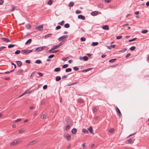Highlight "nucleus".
I'll use <instances>...</instances> for the list:
<instances>
[{
    "instance_id": "nucleus-1",
    "label": "nucleus",
    "mask_w": 149,
    "mask_h": 149,
    "mask_svg": "<svg viewBox=\"0 0 149 149\" xmlns=\"http://www.w3.org/2000/svg\"><path fill=\"white\" fill-rule=\"evenodd\" d=\"M33 51V49H23L21 51V53L23 55H25L32 52Z\"/></svg>"
},
{
    "instance_id": "nucleus-2",
    "label": "nucleus",
    "mask_w": 149,
    "mask_h": 149,
    "mask_svg": "<svg viewBox=\"0 0 149 149\" xmlns=\"http://www.w3.org/2000/svg\"><path fill=\"white\" fill-rule=\"evenodd\" d=\"M63 44V42H61L58 44L53 46L52 48V49H57L59 47L62 45Z\"/></svg>"
},
{
    "instance_id": "nucleus-3",
    "label": "nucleus",
    "mask_w": 149,
    "mask_h": 149,
    "mask_svg": "<svg viewBox=\"0 0 149 149\" xmlns=\"http://www.w3.org/2000/svg\"><path fill=\"white\" fill-rule=\"evenodd\" d=\"M116 111L117 113V114L118 116L120 117L121 116L122 114L120 111L119 109L116 106L115 107Z\"/></svg>"
},
{
    "instance_id": "nucleus-4",
    "label": "nucleus",
    "mask_w": 149,
    "mask_h": 149,
    "mask_svg": "<svg viewBox=\"0 0 149 149\" xmlns=\"http://www.w3.org/2000/svg\"><path fill=\"white\" fill-rule=\"evenodd\" d=\"M63 136L66 138L67 140V141H70V140L71 136L68 134H64L63 135Z\"/></svg>"
},
{
    "instance_id": "nucleus-5",
    "label": "nucleus",
    "mask_w": 149,
    "mask_h": 149,
    "mask_svg": "<svg viewBox=\"0 0 149 149\" xmlns=\"http://www.w3.org/2000/svg\"><path fill=\"white\" fill-rule=\"evenodd\" d=\"M54 49H52V48L49 50L48 51V52H49L50 53H56L58 52L60 50H54L53 51H52V50H53Z\"/></svg>"
},
{
    "instance_id": "nucleus-6",
    "label": "nucleus",
    "mask_w": 149,
    "mask_h": 149,
    "mask_svg": "<svg viewBox=\"0 0 149 149\" xmlns=\"http://www.w3.org/2000/svg\"><path fill=\"white\" fill-rule=\"evenodd\" d=\"M68 37V35H65L61 36L60 38H59L58 39V40L59 41H60L61 40H62L63 39L65 38H67Z\"/></svg>"
},
{
    "instance_id": "nucleus-7",
    "label": "nucleus",
    "mask_w": 149,
    "mask_h": 149,
    "mask_svg": "<svg viewBox=\"0 0 149 149\" xmlns=\"http://www.w3.org/2000/svg\"><path fill=\"white\" fill-rule=\"evenodd\" d=\"M1 39L3 41L6 42H10V40L9 39L5 38H1Z\"/></svg>"
},
{
    "instance_id": "nucleus-8",
    "label": "nucleus",
    "mask_w": 149,
    "mask_h": 149,
    "mask_svg": "<svg viewBox=\"0 0 149 149\" xmlns=\"http://www.w3.org/2000/svg\"><path fill=\"white\" fill-rule=\"evenodd\" d=\"M78 18L82 20H85V17L81 15H78Z\"/></svg>"
},
{
    "instance_id": "nucleus-9",
    "label": "nucleus",
    "mask_w": 149,
    "mask_h": 149,
    "mask_svg": "<svg viewBox=\"0 0 149 149\" xmlns=\"http://www.w3.org/2000/svg\"><path fill=\"white\" fill-rule=\"evenodd\" d=\"M36 29L40 31H42L43 30V25L39 26Z\"/></svg>"
},
{
    "instance_id": "nucleus-10",
    "label": "nucleus",
    "mask_w": 149,
    "mask_h": 149,
    "mask_svg": "<svg viewBox=\"0 0 149 149\" xmlns=\"http://www.w3.org/2000/svg\"><path fill=\"white\" fill-rule=\"evenodd\" d=\"M17 65L19 67H20L22 65V63L21 61H16Z\"/></svg>"
},
{
    "instance_id": "nucleus-11",
    "label": "nucleus",
    "mask_w": 149,
    "mask_h": 149,
    "mask_svg": "<svg viewBox=\"0 0 149 149\" xmlns=\"http://www.w3.org/2000/svg\"><path fill=\"white\" fill-rule=\"evenodd\" d=\"M98 13V12L97 11H93L91 13V14L92 16H95L97 15Z\"/></svg>"
},
{
    "instance_id": "nucleus-12",
    "label": "nucleus",
    "mask_w": 149,
    "mask_h": 149,
    "mask_svg": "<svg viewBox=\"0 0 149 149\" xmlns=\"http://www.w3.org/2000/svg\"><path fill=\"white\" fill-rule=\"evenodd\" d=\"M37 141H38L37 140H33V141L30 142L29 143V144H28L27 146L30 145H32L33 144H34L35 143H36Z\"/></svg>"
},
{
    "instance_id": "nucleus-13",
    "label": "nucleus",
    "mask_w": 149,
    "mask_h": 149,
    "mask_svg": "<svg viewBox=\"0 0 149 149\" xmlns=\"http://www.w3.org/2000/svg\"><path fill=\"white\" fill-rule=\"evenodd\" d=\"M128 143L129 144H132L134 142V140L133 139H130L127 140Z\"/></svg>"
},
{
    "instance_id": "nucleus-14",
    "label": "nucleus",
    "mask_w": 149,
    "mask_h": 149,
    "mask_svg": "<svg viewBox=\"0 0 149 149\" xmlns=\"http://www.w3.org/2000/svg\"><path fill=\"white\" fill-rule=\"evenodd\" d=\"M23 70L22 69H19L17 70V74H18V75L21 74L23 72Z\"/></svg>"
},
{
    "instance_id": "nucleus-15",
    "label": "nucleus",
    "mask_w": 149,
    "mask_h": 149,
    "mask_svg": "<svg viewBox=\"0 0 149 149\" xmlns=\"http://www.w3.org/2000/svg\"><path fill=\"white\" fill-rule=\"evenodd\" d=\"M88 130H89V132L91 134H93V127L91 126H90L89 128H88Z\"/></svg>"
},
{
    "instance_id": "nucleus-16",
    "label": "nucleus",
    "mask_w": 149,
    "mask_h": 149,
    "mask_svg": "<svg viewBox=\"0 0 149 149\" xmlns=\"http://www.w3.org/2000/svg\"><path fill=\"white\" fill-rule=\"evenodd\" d=\"M92 69V68H88L86 69L83 70H82L81 71L83 72H86L91 70Z\"/></svg>"
},
{
    "instance_id": "nucleus-17",
    "label": "nucleus",
    "mask_w": 149,
    "mask_h": 149,
    "mask_svg": "<svg viewBox=\"0 0 149 149\" xmlns=\"http://www.w3.org/2000/svg\"><path fill=\"white\" fill-rule=\"evenodd\" d=\"M72 133L73 134H75L77 132V130L75 128H73L71 131Z\"/></svg>"
},
{
    "instance_id": "nucleus-18",
    "label": "nucleus",
    "mask_w": 149,
    "mask_h": 149,
    "mask_svg": "<svg viewBox=\"0 0 149 149\" xmlns=\"http://www.w3.org/2000/svg\"><path fill=\"white\" fill-rule=\"evenodd\" d=\"M102 28L103 29L105 30H107L109 29V26L107 25H104L102 26Z\"/></svg>"
},
{
    "instance_id": "nucleus-19",
    "label": "nucleus",
    "mask_w": 149,
    "mask_h": 149,
    "mask_svg": "<svg viewBox=\"0 0 149 149\" xmlns=\"http://www.w3.org/2000/svg\"><path fill=\"white\" fill-rule=\"evenodd\" d=\"M82 132L84 134H88V131L86 129L84 128L82 130Z\"/></svg>"
},
{
    "instance_id": "nucleus-20",
    "label": "nucleus",
    "mask_w": 149,
    "mask_h": 149,
    "mask_svg": "<svg viewBox=\"0 0 149 149\" xmlns=\"http://www.w3.org/2000/svg\"><path fill=\"white\" fill-rule=\"evenodd\" d=\"M25 27L26 29H29L31 28V26L30 24H27L25 25Z\"/></svg>"
},
{
    "instance_id": "nucleus-21",
    "label": "nucleus",
    "mask_w": 149,
    "mask_h": 149,
    "mask_svg": "<svg viewBox=\"0 0 149 149\" xmlns=\"http://www.w3.org/2000/svg\"><path fill=\"white\" fill-rule=\"evenodd\" d=\"M32 41V39H29L25 43V45H26L28 44H30Z\"/></svg>"
},
{
    "instance_id": "nucleus-22",
    "label": "nucleus",
    "mask_w": 149,
    "mask_h": 149,
    "mask_svg": "<svg viewBox=\"0 0 149 149\" xmlns=\"http://www.w3.org/2000/svg\"><path fill=\"white\" fill-rule=\"evenodd\" d=\"M61 79V77L60 76H57L56 77L55 80L56 81H58Z\"/></svg>"
},
{
    "instance_id": "nucleus-23",
    "label": "nucleus",
    "mask_w": 149,
    "mask_h": 149,
    "mask_svg": "<svg viewBox=\"0 0 149 149\" xmlns=\"http://www.w3.org/2000/svg\"><path fill=\"white\" fill-rule=\"evenodd\" d=\"M35 63L38 64H40L42 63V62L41 60L38 59L36 60L35 62Z\"/></svg>"
},
{
    "instance_id": "nucleus-24",
    "label": "nucleus",
    "mask_w": 149,
    "mask_h": 149,
    "mask_svg": "<svg viewBox=\"0 0 149 149\" xmlns=\"http://www.w3.org/2000/svg\"><path fill=\"white\" fill-rule=\"evenodd\" d=\"M18 143V141H16V142H15V141H13L10 144V146H14V145H16V144H17Z\"/></svg>"
},
{
    "instance_id": "nucleus-25",
    "label": "nucleus",
    "mask_w": 149,
    "mask_h": 149,
    "mask_svg": "<svg viewBox=\"0 0 149 149\" xmlns=\"http://www.w3.org/2000/svg\"><path fill=\"white\" fill-rule=\"evenodd\" d=\"M52 33H48L46 35H45V38H49L51 36H52Z\"/></svg>"
},
{
    "instance_id": "nucleus-26",
    "label": "nucleus",
    "mask_w": 149,
    "mask_h": 149,
    "mask_svg": "<svg viewBox=\"0 0 149 149\" xmlns=\"http://www.w3.org/2000/svg\"><path fill=\"white\" fill-rule=\"evenodd\" d=\"M74 3L73 2H70L68 5V6L70 7H73L74 5Z\"/></svg>"
},
{
    "instance_id": "nucleus-27",
    "label": "nucleus",
    "mask_w": 149,
    "mask_h": 149,
    "mask_svg": "<svg viewBox=\"0 0 149 149\" xmlns=\"http://www.w3.org/2000/svg\"><path fill=\"white\" fill-rule=\"evenodd\" d=\"M61 70V69L59 67H57L55 68L54 70V71L56 72H59Z\"/></svg>"
},
{
    "instance_id": "nucleus-28",
    "label": "nucleus",
    "mask_w": 149,
    "mask_h": 149,
    "mask_svg": "<svg viewBox=\"0 0 149 149\" xmlns=\"http://www.w3.org/2000/svg\"><path fill=\"white\" fill-rule=\"evenodd\" d=\"M98 44L97 42H93L92 43V45L94 46L97 45Z\"/></svg>"
},
{
    "instance_id": "nucleus-29",
    "label": "nucleus",
    "mask_w": 149,
    "mask_h": 149,
    "mask_svg": "<svg viewBox=\"0 0 149 149\" xmlns=\"http://www.w3.org/2000/svg\"><path fill=\"white\" fill-rule=\"evenodd\" d=\"M117 59L116 58L112 59L109 60V62L110 63H113Z\"/></svg>"
},
{
    "instance_id": "nucleus-30",
    "label": "nucleus",
    "mask_w": 149,
    "mask_h": 149,
    "mask_svg": "<svg viewBox=\"0 0 149 149\" xmlns=\"http://www.w3.org/2000/svg\"><path fill=\"white\" fill-rule=\"evenodd\" d=\"M42 51V50L41 49L40 47H38L36 49L35 52H38L41 51Z\"/></svg>"
},
{
    "instance_id": "nucleus-31",
    "label": "nucleus",
    "mask_w": 149,
    "mask_h": 149,
    "mask_svg": "<svg viewBox=\"0 0 149 149\" xmlns=\"http://www.w3.org/2000/svg\"><path fill=\"white\" fill-rule=\"evenodd\" d=\"M72 69L71 68H66L65 69V71L66 72H71L72 71Z\"/></svg>"
},
{
    "instance_id": "nucleus-32",
    "label": "nucleus",
    "mask_w": 149,
    "mask_h": 149,
    "mask_svg": "<svg viewBox=\"0 0 149 149\" xmlns=\"http://www.w3.org/2000/svg\"><path fill=\"white\" fill-rule=\"evenodd\" d=\"M84 61H87L88 59V57L86 56H84L82 57Z\"/></svg>"
},
{
    "instance_id": "nucleus-33",
    "label": "nucleus",
    "mask_w": 149,
    "mask_h": 149,
    "mask_svg": "<svg viewBox=\"0 0 149 149\" xmlns=\"http://www.w3.org/2000/svg\"><path fill=\"white\" fill-rule=\"evenodd\" d=\"M127 48H125L124 49H123L120 50L119 51V52H124L125 51H126L127 50Z\"/></svg>"
},
{
    "instance_id": "nucleus-34",
    "label": "nucleus",
    "mask_w": 149,
    "mask_h": 149,
    "mask_svg": "<svg viewBox=\"0 0 149 149\" xmlns=\"http://www.w3.org/2000/svg\"><path fill=\"white\" fill-rule=\"evenodd\" d=\"M148 32V30H143L141 31V33H146Z\"/></svg>"
},
{
    "instance_id": "nucleus-35",
    "label": "nucleus",
    "mask_w": 149,
    "mask_h": 149,
    "mask_svg": "<svg viewBox=\"0 0 149 149\" xmlns=\"http://www.w3.org/2000/svg\"><path fill=\"white\" fill-rule=\"evenodd\" d=\"M15 46V45L14 44H10L8 46V48H11Z\"/></svg>"
},
{
    "instance_id": "nucleus-36",
    "label": "nucleus",
    "mask_w": 149,
    "mask_h": 149,
    "mask_svg": "<svg viewBox=\"0 0 149 149\" xmlns=\"http://www.w3.org/2000/svg\"><path fill=\"white\" fill-rule=\"evenodd\" d=\"M64 27L65 28H68L70 27V25L68 23L65 24L64 26Z\"/></svg>"
},
{
    "instance_id": "nucleus-37",
    "label": "nucleus",
    "mask_w": 149,
    "mask_h": 149,
    "mask_svg": "<svg viewBox=\"0 0 149 149\" xmlns=\"http://www.w3.org/2000/svg\"><path fill=\"white\" fill-rule=\"evenodd\" d=\"M136 48L134 46H132V47H130V50L132 51H133Z\"/></svg>"
},
{
    "instance_id": "nucleus-38",
    "label": "nucleus",
    "mask_w": 149,
    "mask_h": 149,
    "mask_svg": "<svg viewBox=\"0 0 149 149\" xmlns=\"http://www.w3.org/2000/svg\"><path fill=\"white\" fill-rule=\"evenodd\" d=\"M70 126L69 125H67V126H66V127L65 128V130H68L70 129Z\"/></svg>"
},
{
    "instance_id": "nucleus-39",
    "label": "nucleus",
    "mask_w": 149,
    "mask_h": 149,
    "mask_svg": "<svg viewBox=\"0 0 149 149\" xmlns=\"http://www.w3.org/2000/svg\"><path fill=\"white\" fill-rule=\"evenodd\" d=\"M103 6V4L102 3H100L98 5V7L99 8H102Z\"/></svg>"
},
{
    "instance_id": "nucleus-40",
    "label": "nucleus",
    "mask_w": 149,
    "mask_h": 149,
    "mask_svg": "<svg viewBox=\"0 0 149 149\" xmlns=\"http://www.w3.org/2000/svg\"><path fill=\"white\" fill-rule=\"evenodd\" d=\"M52 1L51 0H49V1H48V2H47V4L48 5H51L52 4Z\"/></svg>"
},
{
    "instance_id": "nucleus-41",
    "label": "nucleus",
    "mask_w": 149,
    "mask_h": 149,
    "mask_svg": "<svg viewBox=\"0 0 149 149\" xmlns=\"http://www.w3.org/2000/svg\"><path fill=\"white\" fill-rule=\"evenodd\" d=\"M36 72V71H34L32 72L30 77L31 79L32 78V76L34 75L35 73Z\"/></svg>"
},
{
    "instance_id": "nucleus-42",
    "label": "nucleus",
    "mask_w": 149,
    "mask_h": 149,
    "mask_svg": "<svg viewBox=\"0 0 149 149\" xmlns=\"http://www.w3.org/2000/svg\"><path fill=\"white\" fill-rule=\"evenodd\" d=\"M78 102L80 103H82L84 102L83 100L81 99H79L78 100Z\"/></svg>"
},
{
    "instance_id": "nucleus-43",
    "label": "nucleus",
    "mask_w": 149,
    "mask_h": 149,
    "mask_svg": "<svg viewBox=\"0 0 149 149\" xmlns=\"http://www.w3.org/2000/svg\"><path fill=\"white\" fill-rule=\"evenodd\" d=\"M64 23V22L63 21H62L61 22H59L58 23V24H60L61 26L63 25Z\"/></svg>"
},
{
    "instance_id": "nucleus-44",
    "label": "nucleus",
    "mask_w": 149,
    "mask_h": 149,
    "mask_svg": "<svg viewBox=\"0 0 149 149\" xmlns=\"http://www.w3.org/2000/svg\"><path fill=\"white\" fill-rule=\"evenodd\" d=\"M20 52V51L19 50H16L15 52V54H18Z\"/></svg>"
},
{
    "instance_id": "nucleus-45",
    "label": "nucleus",
    "mask_w": 149,
    "mask_h": 149,
    "mask_svg": "<svg viewBox=\"0 0 149 149\" xmlns=\"http://www.w3.org/2000/svg\"><path fill=\"white\" fill-rule=\"evenodd\" d=\"M137 39V38H133L131 40H129L128 41L129 42H132V41H134L136 40Z\"/></svg>"
},
{
    "instance_id": "nucleus-46",
    "label": "nucleus",
    "mask_w": 149,
    "mask_h": 149,
    "mask_svg": "<svg viewBox=\"0 0 149 149\" xmlns=\"http://www.w3.org/2000/svg\"><path fill=\"white\" fill-rule=\"evenodd\" d=\"M86 38L84 37H81L80 38V40L82 41H85Z\"/></svg>"
},
{
    "instance_id": "nucleus-47",
    "label": "nucleus",
    "mask_w": 149,
    "mask_h": 149,
    "mask_svg": "<svg viewBox=\"0 0 149 149\" xmlns=\"http://www.w3.org/2000/svg\"><path fill=\"white\" fill-rule=\"evenodd\" d=\"M68 64H65L63 65L62 66V68H66L68 67Z\"/></svg>"
},
{
    "instance_id": "nucleus-48",
    "label": "nucleus",
    "mask_w": 149,
    "mask_h": 149,
    "mask_svg": "<svg viewBox=\"0 0 149 149\" xmlns=\"http://www.w3.org/2000/svg\"><path fill=\"white\" fill-rule=\"evenodd\" d=\"M69 58L68 57H65V58H62V60L64 61H66Z\"/></svg>"
},
{
    "instance_id": "nucleus-49",
    "label": "nucleus",
    "mask_w": 149,
    "mask_h": 149,
    "mask_svg": "<svg viewBox=\"0 0 149 149\" xmlns=\"http://www.w3.org/2000/svg\"><path fill=\"white\" fill-rule=\"evenodd\" d=\"M15 10V8L14 6H13V5H12L11 6V11H14Z\"/></svg>"
},
{
    "instance_id": "nucleus-50",
    "label": "nucleus",
    "mask_w": 149,
    "mask_h": 149,
    "mask_svg": "<svg viewBox=\"0 0 149 149\" xmlns=\"http://www.w3.org/2000/svg\"><path fill=\"white\" fill-rule=\"evenodd\" d=\"M54 56V54H52L49 55L48 57V58H53Z\"/></svg>"
},
{
    "instance_id": "nucleus-51",
    "label": "nucleus",
    "mask_w": 149,
    "mask_h": 149,
    "mask_svg": "<svg viewBox=\"0 0 149 149\" xmlns=\"http://www.w3.org/2000/svg\"><path fill=\"white\" fill-rule=\"evenodd\" d=\"M78 81L77 82H74V83H72L71 84H70L68 85V86H72V85L76 84L77 83H78Z\"/></svg>"
},
{
    "instance_id": "nucleus-52",
    "label": "nucleus",
    "mask_w": 149,
    "mask_h": 149,
    "mask_svg": "<svg viewBox=\"0 0 149 149\" xmlns=\"http://www.w3.org/2000/svg\"><path fill=\"white\" fill-rule=\"evenodd\" d=\"M114 129L113 128H112L109 130V132L111 133H112L114 131Z\"/></svg>"
},
{
    "instance_id": "nucleus-53",
    "label": "nucleus",
    "mask_w": 149,
    "mask_h": 149,
    "mask_svg": "<svg viewBox=\"0 0 149 149\" xmlns=\"http://www.w3.org/2000/svg\"><path fill=\"white\" fill-rule=\"evenodd\" d=\"M93 111L95 112H96L97 111V109L96 107H94L93 109Z\"/></svg>"
},
{
    "instance_id": "nucleus-54",
    "label": "nucleus",
    "mask_w": 149,
    "mask_h": 149,
    "mask_svg": "<svg viewBox=\"0 0 149 149\" xmlns=\"http://www.w3.org/2000/svg\"><path fill=\"white\" fill-rule=\"evenodd\" d=\"M46 117V116L44 114H42L41 117V118L42 119H44V118H45Z\"/></svg>"
},
{
    "instance_id": "nucleus-55",
    "label": "nucleus",
    "mask_w": 149,
    "mask_h": 149,
    "mask_svg": "<svg viewBox=\"0 0 149 149\" xmlns=\"http://www.w3.org/2000/svg\"><path fill=\"white\" fill-rule=\"evenodd\" d=\"M73 69L75 71L78 70H79V68L78 67H77L76 66L74 67L73 68Z\"/></svg>"
},
{
    "instance_id": "nucleus-56",
    "label": "nucleus",
    "mask_w": 149,
    "mask_h": 149,
    "mask_svg": "<svg viewBox=\"0 0 149 149\" xmlns=\"http://www.w3.org/2000/svg\"><path fill=\"white\" fill-rule=\"evenodd\" d=\"M122 38V36H119L116 37V38L117 39H119L121 38Z\"/></svg>"
},
{
    "instance_id": "nucleus-57",
    "label": "nucleus",
    "mask_w": 149,
    "mask_h": 149,
    "mask_svg": "<svg viewBox=\"0 0 149 149\" xmlns=\"http://www.w3.org/2000/svg\"><path fill=\"white\" fill-rule=\"evenodd\" d=\"M61 26L59 25H58L56 26V30H58L61 28Z\"/></svg>"
},
{
    "instance_id": "nucleus-58",
    "label": "nucleus",
    "mask_w": 149,
    "mask_h": 149,
    "mask_svg": "<svg viewBox=\"0 0 149 149\" xmlns=\"http://www.w3.org/2000/svg\"><path fill=\"white\" fill-rule=\"evenodd\" d=\"M25 62L26 63L29 64L31 63V60H27L25 61Z\"/></svg>"
},
{
    "instance_id": "nucleus-59",
    "label": "nucleus",
    "mask_w": 149,
    "mask_h": 149,
    "mask_svg": "<svg viewBox=\"0 0 149 149\" xmlns=\"http://www.w3.org/2000/svg\"><path fill=\"white\" fill-rule=\"evenodd\" d=\"M68 75H64L62 77V79H65L67 78Z\"/></svg>"
},
{
    "instance_id": "nucleus-60",
    "label": "nucleus",
    "mask_w": 149,
    "mask_h": 149,
    "mask_svg": "<svg viewBox=\"0 0 149 149\" xmlns=\"http://www.w3.org/2000/svg\"><path fill=\"white\" fill-rule=\"evenodd\" d=\"M81 13V11L80 10H77L76 11V12H75V13L76 14H79V13Z\"/></svg>"
},
{
    "instance_id": "nucleus-61",
    "label": "nucleus",
    "mask_w": 149,
    "mask_h": 149,
    "mask_svg": "<svg viewBox=\"0 0 149 149\" xmlns=\"http://www.w3.org/2000/svg\"><path fill=\"white\" fill-rule=\"evenodd\" d=\"M6 48V47L5 46H2L0 47V51H1L2 50Z\"/></svg>"
},
{
    "instance_id": "nucleus-62",
    "label": "nucleus",
    "mask_w": 149,
    "mask_h": 149,
    "mask_svg": "<svg viewBox=\"0 0 149 149\" xmlns=\"http://www.w3.org/2000/svg\"><path fill=\"white\" fill-rule=\"evenodd\" d=\"M47 87V85H44L43 87V89H46Z\"/></svg>"
},
{
    "instance_id": "nucleus-63",
    "label": "nucleus",
    "mask_w": 149,
    "mask_h": 149,
    "mask_svg": "<svg viewBox=\"0 0 149 149\" xmlns=\"http://www.w3.org/2000/svg\"><path fill=\"white\" fill-rule=\"evenodd\" d=\"M37 73L41 77L43 76V74L42 73L38 72Z\"/></svg>"
},
{
    "instance_id": "nucleus-64",
    "label": "nucleus",
    "mask_w": 149,
    "mask_h": 149,
    "mask_svg": "<svg viewBox=\"0 0 149 149\" xmlns=\"http://www.w3.org/2000/svg\"><path fill=\"white\" fill-rule=\"evenodd\" d=\"M11 64L12 65H13V66H14V69H15L16 67V65L12 62H11Z\"/></svg>"
}]
</instances>
